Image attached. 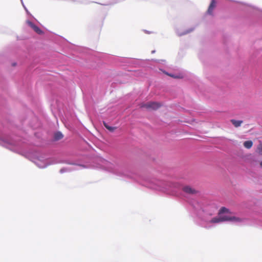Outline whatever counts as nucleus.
I'll return each instance as SVG.
<instances>
[{
  "label": "nucleus",
  "instance_id": "nucleus-1",
  "mask_svg": "<svg viewBox=\"0 0 262 262\" xmlns=\"http://www.w3.org/2000/svg\"><path fill=\"white\" fill-rule=\"evenodd\" d=\"M161 106V104L156 102H149L140 104L141 108H146L148 110H155Z\"/></svg>",
  "mask_w": 262,
  "mask_h": 262
},
{
  "label": "nucleus",
  "instance_id": "nucleus-2",
  "mask_svg": "<svg viewBox=\"0 0 262 262\" xmlns=\"http://www.w3.org/2000/svg\"><path fill=\"white\" fill-rule=\"evenodd\" d=\"M221 221L222 222L225 221H230V222H240L242 221V220L236 216H227V215H221Z\"/></svg>",
  "mask_w": 262,
  "mask_h": 262
},
{
  "label": "nucleus",
  "instance_id": "nucleus-3",
  "mask_svg": "<svg viewBox=\"0 0 262 262\" xmlns=\"http://www.w3.org/2000/svg\"><path fill=\"white\" fill-rule=\"evenodd\" d=\"M26 24L31 28L34 32H35L37 34L39 35H42L44 33L43 31L40 29L38 26L36 25L30 21V20H27Z\"/></svg>",
  "mask_w": 262,
  "mask_h": 262
},
{
  "label": "nucleus",
  "instance_id": "nucleus-4",
  "mask_svg": "<svg viewBox=\"0 0 262 262\" xmlns=\"http://www.w3.org/2000/svg\"><path fill=\"white\" fill-rule=\"evenodd\" d=\"M183 190L188 194H195L196 193V191L194 189L189 186L184 187L183 188Z\"/></svg>",
  "mask_w": 262,
  "mask_h": 262
},
{
  "label": "nucleus",
  "instance_id": "nucleus-5",
  "mask_svg": "<svg viewBox=\"0 0 262 262\" xmlns=\"http://www.w3.org/2000/svg\"><path fill=\"white\" fill-rule=\"evenodd\" d=\"M216 7V2L215 0H212L208 7L207 12L209 14H212L213 9Z\"/></svg>",
  "mask_w": 262,
  "mask_h": 262
},
{
  "label": "nucleus",
  "instance_id": "nucleus-6",
  "mask_svg": "<svg viewBox=\"0 0 262 262\" xmlns=\"http://www.w3.org/2000/svg\"><path fill=\"white\" fill-rule=\"evenodd\" d=\"M230 121L235 127L240 126L243 122L242 120H236L234 119H232Z\"/></svg>",
  "mask_w": 262,
  "mask_h": 262
},
{
  "label": "nucleus",
  "instance_id": "nucleus-7",
  "mask_svg": "<svg viewBox=\"0 0 262 262\" xmlns=\"http://www.w3.org/2000/svg\"><path fill=\"white\" fill-rule=\"evenodd\" d=\"M225 213H230L229 210L225 207H221L219 212V215Z\"/></svg>",
  "mask_w": 262,
  "mask_h": 262
},
{
  "label": "nucleus",
  "instance_id": "nucleus-8",
  "mask_svg": "<svg viewBox=\"0 0 262 262\" xmlns=\"http://www.w3.org/2000/svg\"><path fill=\"white\" fill-rule=\"evenodd\" d=\"M220 222H222L221 216L219 215V217H215L211 219L210 221V223H218Z\"/></svg>",
  "mask_w": 262,
  "mask_h": 262
},
{
  "label": "nucleus",
  "instance_id": "nucleus-9",
  "mask_svg": "<svg viewBox=\"0 0 262 262\" xmlns=\"http://www.w3.org/2000/svg\"><path fill=\"white\" fill-rule=\"evenodd\" d=\"M252 145L253 142L251 141H247L244 143V146L248 149L250 148L252 146Z\"/></svg>",
  "mask_w": 262,
  "mask_h": 262
},
{
  "label": "nucleus",
  "instance_id": "nucleus-10",
  "mask_svg": "<svg viewBox=\"0 0 262 262\" xmlns=\"http://www.w3.org/2000/svg\"><path fill=\"white\" fill-rule=\"evenodd\" d=\"M63 138V135L60 132H57L54 134V139L59 140Z\"/></svg>",
  "mask_w": 262,
  "mask_h": 262
},
{
  "label": "nucleus",
  "instance_id": "nucleus-11",
  "mask_svg": "<svg viewBox=\"0 0 262 262\" xmlns=\"http://www.w3.org/2000/svg\"><path fill=\"white\" fill-rule=\"evenodd\" d=\"M103 124H104V126H105V127L106 128H107L110 132H113L116 129V127L110 126L104 122H103Z\"/></svg>",
  "mask_w": 262,
  "mask_h": 262
},
{
  "label": "nucleus",
  "instance_id": "nucleus-12",
  "mask_svg": "<svg viewBox=\"0 0 262 262\" xmlns=\"http://www.w3.org/2000/svg\"><path fill=\"white\" fill-rule=\"evenodd\" d=\"M258 149L260 154L262 155V147L259 148Z\"/></svg>",
  "mask_w": 262,
  "mask_h": 262
},
{
  "label": "nucleus",
  "instance_id": "nucleus-13",
  "mask_svg": "<svg viewBox=\"0 0 262 262\" xmlns=\"http://www.w3.org/2000/svg\"><path fill=\"white\" fill-rule=\"evenodd\" d=\"M168 75H169L171 77H174V78H178V77L177 76H174L173 75H170V74H168Z\"/></svg>",
  "mask_w": 262,
  "mask_h": 262
},
{
  "label": "nucleus",
  "instance_id": "nucleus-14",
  "mask_svg": "<svg viewBox=\"0 0 262 262\" xmlns=\"http://www.w3.org/2000/svg\"><path fill=\"white\" fill-rule=\"evenodd\" d=\"M260 166L262 167V161L260 162Z\"/></svg>",
  "mask_w": 262,
  "mask_h": 262
},
{
  "label": "nucleus",
  "instance_id": "nucleus-15",
  "mask_svg": "<svg viewBox=\"0 0 262 262\" xmlns=\"http://www.w3.org/2000/svg\"><path fill=\"white\" fill-rule=\"evenodd\" d=\"M28 14H30L28 10H26Z\"/></svg>",
  "mask_w": 262,
  "mask_h": 262
}]
</instances>
